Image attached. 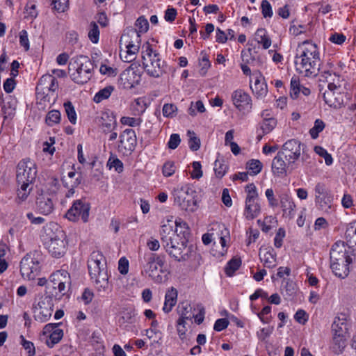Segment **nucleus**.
Listing matches in <instances>:
<instances>
[{
    "instance_id": "1",
    "label": "nucleus",
    "mask_w": 356,
    "mask_h": 356,
    "mask_svg": "<svg viewBox=\"0 0 356 356\" xmlns=\"http://www.w3.org/2000/svg\"><path fill=\"white\" fill-rule=\"evenodd\" d=\"M295 67L297 72L305 76H316L321 66L319 49L311 40L299 43L295 56Z\"/></svg>"
},
{
    "instance_id": "2",
    "label": "nucleus",
    "mask_w": 356,
    "mask_h": 356,
    "mask_svg": "<svg viewBox=\"0 0 356 356\" xmlns=\"http://www.w3.org/2000/svg\"><path fill=\"white\" fill-rule=\"evenodd\" d=\"M42 240L49 252L56 258L63 257L67 250L66 234L56 222H49L43 228Z\"/></svg>"
},
{
    "instance_id": "3",
    "label": "nucleus",
    "mask_w": 356,
    "mask_h": 356,
    "mask_svg": "<svg viewBox=\"0 0 356 356\" xmlns=\"http://www.w3.org/2000/svg\"><path fill=\"white\" fill-rule=\"evenodd\" d=\"M90 276L95 280L99 292H106L109 287L108 275L104 255L99 251H93L88 261Z\"/></svg>"
},
{
    "instance_id": "4",
    "label": "nucleus",
    "mask_w": 356,
    "mask_h": 356,
    "mask_svg": "<svg viewBox=\"0 0 356 356\" xmlns=\"http://www.w3.org/2000/svg\"><path fill=\"white\" fill-rule=\"evenodd\" d=\"M141 54L143 68L149 76L159 78L166 73L167 65L149 42L143 44Z\"/></svg>"
},
{
    "instance_id": "5",
    "label": "nucleus",
    "mask_w": 356,
    "mask_h": 356,
    "mask_svg": "<svg viewBox=\"0 0 356 356\" xmlns=\"http://www.w3.org/2000/svg\"><path fill=\"white\" fill-rule=\"evenodd\" d=\"M141 273L145 275L155 283H161L163 277L160 273H163L165 255L157 254L151 252H145L143 257L139 259Z\"/></svg>"
},
{
    "instance_id": "6",
    "label": "nucleus",
    "mask_w": 356,
    "mask_h": 356,
    "mask_svg": "<svg viewBox=\"0 0 356 356\" xmlns=\"http://www.w3.org/2000/svg\"><path fill=\"white\" fill-rule=\"evenodd\" d=\"M71 277L65 270H58L50 275L47 286V296L60 300L67 295L71 286Z\"/></svg>"
},
{
    "instance_id": "7",
    "label": "nucleus",
    "mask_w": 356,
    "mask_h": 356,
    "mask_svg": "<svg viewBox=\"0 0 356 356\" xmlns=\"http://www.w3.org/2000/svg\"><path fill=\"white\" fill-rule=\"evenodd\" d=\"M93 65L86 56L73 57L68 65V73L71 79L76 83L83 84L91 78Z\"/></svg>"
},
{
    "instance_id": "8",
    "label": "nucleus",
    "mask_w": 356,
    "mask_h": 356,
    "mask_svg": "<svg viewBox=\"0 0 356 356\" xmlns=\"http://www.w3.org/2000/svg\"><path fill=\"white\" fill-rule=\"evenodd\" d=\"M194 193L188 184L177 186L172 191L175 204L186 211H194L196 206L195 201L193 200Z\"/></svg>"
},
{
    "instance_id": "9",
    "label": "nucleus",
    "mask_w": 356,
    "mask_h": 356,
    "mask_svg": "<svg viewBox=\"0 0 356 356\" xmlns=\"http://www.w3.org/2000/svg\"><path fill=\"white\" fill-rule=\"evenodd\" d=\"M245 192L247 193V196L245 202L244 216L247 219L252 220L257 218L261 213L259 195L257 188L252 183L247 185Z\"/></svg>"
},
{
    "instance_id": "10",
    "label": "nucleus",
    "mask_w": 356,
    "mask_h": 356,
    "mask_svg": "<svg viewBox=\"0 0 356 356\" xmlns=\"http://www.w3.org/2000/svg\"><path fill=\"white\" fill-rule=\"evenodd\" d=\"M53 298L41 296L33 305V318L35 321L44 323L51 316L54 310Z\"/></svg>"
},
{
    "instance_id": "11",
    "label": "nucleus",
    "mask_w": 356,
    "mask_h": 356,
    "mask_svg": "<svg viewBox=\"0 0 356 356\" xmlns=\"http://www.w3.org/2000/svg\"><path fill=\"white\" fill-rule=\"evenodd\" d=\"M58 89V82L56 78L50 74H44L36 86L37 97L49 102L50 95H53Z\"/></svg>"
},
{
    "instance_id": "12",
    "label": "nucleus",
    "mask_w": 356,
    "mask_h": 356,
    "mask_svg": "<svg viewBox=\"0 0 356 356\" xmlns=\"http://www.w3.org/2000/svg\"><path fill=\"white\" fill-rule=\"evenodd\" d=\"M161 243L166 252L178 261H186L188 258V252H185L186 245L184 241L177 243L171 236H164L161 238Z\"/></svg>"
},
{
    "instance_id": "13",
    "label": "nucleus",
    "mask_w": 356,
    "mask_h": 356,
    "mask_svg": "<svg viewBox=\"0 0 356 356\" xmlns=\"http://www.w3.org/2000/svg\"><path fill=\"white\" fill-rule=\"evenodd\" d=\"M90 209V205L86 200H76L67 211L65 217L72 222H76L81 219L83 222H87Z\"/></svg>"
},
{
    "instance_id": "14",
    "label": "nucleus",
    "mask_w": 356,
    "mask_h": 356,
    "mask_svg": "<svg viewBox=\"0 0 356 356\" xmlns=\"http://www.w3.org/2000/svg\"><path fill=\"white\" fill-rule=\"evenodd\" d=\"M137 144L136 132L132 129H126L119 136L118 151L123 155H129L135 149Z\"/></svg>"
},
{
    "instance_id": "15",
    "label": "nucleus",
    "mask_w": 356,
    "mask_h": 356,
    "mask_svg": "<svg viewBox=\"0 0 356 356\" xmlns=\"http://www.w3.org/2000/svg\"><path fill=\"white\" fill-rule=\"evenodd\" d=\"M315 202L320 209L325 213L332 211V197L330 194L325 185L323 183H317L314 188Z\"/></svg>"
},
{
    "instance_id": "16",
    "label": "nucleus",
    "mask_w": 356,
    "mask_h": 356,
    "mask_svg": "<svg viewBox=\"0 0 356 356\" xmlns=\"http://www.w3.org/2000/svg\"><path fill=\"white\" fill-rule=\"evenodd\" d=\"M37 170L35 164L28 161H21L17 165V183H32L36 177Z\"/></svg>"
},
{
    "instance_id": "17",
    "label": "nucleus",
    "mask_w": 356,
    "mask_h": 356,
    "mask_svg": "<svg viewBox=\"0 0 356 356\" xmlns=\"http://www.w3.org/2000/svg\"><path fill=\"white\" fill-rule=\"evenodd\" d=\"M39 268V261L31 254L25 255L20 262V272L24 279L33 280Z\"/></svg>"
},
{
    "instance_id": "18",
    "label": "nucleus",
    "mask_w": 356,
    "mask_h": 356,
    "mask_svg": "<svg viewBox=\"0 0 356 356\" xmlns=\"http://www.w3.org/2000/svg\"><path fill=\"white\" fill-rule=\"evenodd\" d=\"M60 325L48 323L43 327L42 334L45 337V343L50 348L58 343L63 337V330L60 328Z\"/></svg>"
},
{
    "instance_id": "19",
    "label": "nucleus",
    "mask_w": 356,
    "mask_h": 356,
    "mask_svg": "<svg viewBox=\"0 0 356 356\" xmlns=\"http://www.w3.org/2000/svg\"><path fill=\"white\" fill-rule=\"evenodd\" d=\"M120 83L125 89H131L141 81V72L136 66L131 65L120 74Z\"/></svg>"
},
{
    "instance_id": "20",
    "label": "nucleus",
    "mask_w": 356,
    "mask_h": 356,
    "mask_svg": "<svg viewBox=\"0 0 356 356\" xmlns=\"http://www.w3.org/2000/svg\"><path fill=\"white\" fill-rule=\"evenodd\" d=\"M340 85L331 83L327 85L323 95L325 102L330 107L339 108L343 103V97L340 92Z\"/></svg>"
},
{
    "instance_id": "21",
    "label": "nucleus",
    "mask_w": 356,
    "mask_h": 356,
    "mask_svg": "<svg viewBox=\"0 0 356 356\" xmlns=\"http://www.w3.org/2000/svg\"><path fill=\"white\" fill-rule=\"evenodd\" d=\"M279 152L282 154L289 164L294 163L301 154V143L296 139L289 140Z\"/></svg>"
},
{
    "instance_id": "22",
    "label": "nucleus",
    "mask_w": 356,
    "mask_h": 356,
    "mask_svg": "<svg viewBox=\"0 0 356 356\" xmlns=\"http://www.w3.org/2000/svg\"><path fill=\"white\" fill-rule=\"evenodd\" d=\"M232 101L235 107L240 111H250L252 107V98L243 90L237 89L232 93Z\"/></svg>"
},
{
    "instance_id": "23",
    "label": "nucleus",
    "mask_w": 356,
    "mask_h": 356,
    "mask_svg": "<svg viewBox=\"0 0 356 356\" xmlns=\"http://www.w3.org/2000/svg\"><path fill=\"white\" fill-rule=\"evenodd\" d=\"M99 125L104 134L115 130L118 123L114 112L110 110L103 111L100 116Z\"/></svg>"
},
{
    "instance_id": "24",
    "label": "nucleus",
    "mask_w": 356,
    "mask_h": 356,
    "mask_svg": "<svg viewBox=\"0 0 356 356\" xmlns=\"http://www.w3.org/2000/svg\"><path fill=\"white\" fill-rule=\"evenodd\" d=\"M252 79L254 80V84H250L252 93L257 99L264 98L268 93V87L265 82L264 77L261 73L257 72L252 74Z\"/></svg>"
},
{
    "instance_id": "25",
    "label": "nucleus",
    "mask_w": 356,
    "mask_h": 356,
    "mask_svg": "<svg viewBox=\"0 0 356 356\" xmlns=\"http://www.w3.org/2000/svg\"><path fill=\"white\" fill-rule=\"evenodd\" d=\"M353 254H350L347 250L344 242L337 241L332 246L330 252V261H339V260L352 258Z\"/></svg>"
},
{
    "instance_id": "26",
    "label": "nucleus",
    "mask_w": 356,
    "mask_h": 356,
    "mask_svg": "<svg viewBox=\"0 0 356 356\" xmlns=\"http://www.w3.org/2000/svg\"><path fill=\"white\" fill-rule=\"evenodd\" d=\"M352 261L353 258L339 260V261H330V268L336 276L344 279L349 274V266Z\"/></svg>"
},
{
    "instance_id": "27",
    "label": "nucleus",
    "mask_w": 356,
    "mask_h": 356,
    "mask_svg": "<svg viewBox=\"0 0 356 356\" xmlns=\"http://www.w3.org/2000/svg\"><path fill=\"white\" fill-rule=\"evenodd\" d=\"M126 49L120 51V56L122 61L130 63L136 58V55L140 49V43L134 44L132 41H126Z\"/></svg>"
},
{
    "instance_id": "28",
    "label": "nucleus",
    "mask_w": 356,
    "mask_h": 356,
    "mask_svg": "<svg viewBox=\"0 0 356 356\" xmlns=\"http://www.w3.org/2000/svg\"><path fill=\"white\" fill-rule=\"evenodd\" d=\"M280 201L283 216L292 218L294 216L296 208V204L292 198L287 194H282L280 196Z\"/></svg>"
},
{
    "instance_id": "29",
    "label": "nucleus",
    "mask_w": 356,
    "mask_h": 356,
    "mask_svg": "<svg viewBox=\"0 0 356 356\" xmlns=\"http://www.w3.org/2000/svg\"><path fill=\"white\" fill-rule=\"evenodd\" d=\"M282 153L278 152L272 161V172L276 177H284L286 175V163Z\"/></svg>"
},
{
    "instance_id": "30",
    "label": "nucleus",
    "mask_w": 356,
    "mask_h": 356,
    "mask_svg": "<svg viewBox=\"0 0 356 356\" xmlns=\"http://www.w3.org/2000/svg\"><path fill=\"white\" fill-rule=\"evenodd\" d=\"M36 204L38 211L45 216L51 213L54 209L52 200L46 195H41L38 197Z\"/></svg>"
},
{
    "instance_id": "31",
    "label": "nucleus",
    "mask_w": 356,
    "mask_h": 356,
    "mask_svg": "<svg viewBox=\"0 0 356 356\" xmlns=\"http://www.w3.org/2000/svg\"><path fill=\"white\" fill-rule=\"evenodd\" d=\"M333 334H348V324L344 314L336 317L332 325Z\"/></svg>"
},
{
    "instance_id": "32",
    "label": "nucleus",
    "mask_w": 356,
    "mask_h": 356,
    "mask_svg": "<svg viewBox=\"0 0 356 356\" xmlns=\"http://www.w3.org/2000/svg\"><path fill=\"white\" fill-rule=\"evenodd\" d=\"M177 300V291L174 287L169 289L165 295V301L163 311L165 314L170 312Z\"/></svg>"
},
{
    "instance_id": "33",
    "label": "nucleus",
    "mask_w": 356,
    "mask_h": 356,
    "mask_svg": "<svg viewBox=\"0 0 356 356\" xmlns=\"http://www.w3.org/2000/svg\"><path fill=\"white\" fill-rule=\"evenodd\" d=\"M311 91L308 88H306L300 84L299 79L297 77H292L291 80V90L290 95L293 99H297L300 94L302 93L305 96H308Z\"/></svg>"
},
{
    "instance_id": "34",
    "label": "nucleus",
    "mask_w": 356,
    "mask_h": 356,
    "mask_svg": "<svg viewBox=\"0 0 356 356\" xmlns=\"http://www.w3.org/2000/svg\"><path fill=\"white\" fill-rule=\"evenodd\" d=\"M345 236L348 248H352L353 251H356V221L348 225Z\"/></svg>"
},
{
    "instance_id": "35",
    "label": "nucleus",
    "mask_w": 356,
    "mask_h": 356,
    "mask_svg": "<svg viewBox=\"0 0 356 356\" xmlns=\"http://www.w3.org/2000/svg\"><path fill=\"white\" fill-rule=\"evenodd\" d=\"M218 232L217 235L219 238V243L222 246L221 254L226 252L227 244L230 241V234L229 229L223 224L218 225Z\"/></svg>"
},
{
    "instance_id": "36",
    "label": "nucleus",
    "mask_w": 356,
    "mask_h": 356,
    "mask_svg": "<svg viewBox=\"0 0 356 356\" xmlns=\"http://www.w3.org/2000/svg\"><path fill=\"white\" fill-rule=\"evenodd\" d=\"M177 312L179 315L178 319L191 320L193 317L192 314V307L188 301L179 302L177 308Z\"/></svg>"
},
{
    "instance_id": "37",
    "label": "nucleus",
    "mask_w": 356,
    "mask_h": 356,
    "mask_svg": "<svg viewBox=\"0 0 356 356\" xmlns=\"http://www.w3.org/2000/svg\"><path fill=\"white\" fill-rule=\"evenodd\" d=\"M254 39L264 49H267L271 46V40L265 29H257L254 35Z\"/></svg>"
},
{
    "instance_id": "38",
    "label": "nucleus",
    "mask_w": 356,
    "mask_h": 356,
    "mask_svg": "<svg viewBox=\"0 0 356 356\" xmlns=\"http://www.w3.org/2000/svg\"><path fill=\"white\" fill-rule=\"evenodd\" d=\"M259 257L264 267L273 268L276 266V255L273 252V251H260Z\"/></svg>"
},
{
    "instance_id": "39",
    "label": "nucleus",
    "mask_w": 356,
    "mask_h": 356,
    "mask_svg": "<svg viewBox=\"0 0 356 356\" xmlns=\"http://www.w3.org/2000/svg\"><path fill=\"white\" fill-rule=\"evenodd\" d=\"M349 334H333V349L335 353H341L346 346V341Z\"/></svg>"
},
{
    "instance_id": "40",
    "label": "nucleus",
    "mask_w": 356,
    "mask_h": 356,
    "mask_svg": "<svg viewBox=\"0 0 356 356\" xmlns=\"http://www.w3.org/2000/svg\"><path fill=\"white\" fill-rule=\"evenodd\" d=\"M330 65V69L323 70L321 72V81H325L329 83H336L337 85H340V76L336 72H334L332 67L333 66L332 64L328 63Z\"/></svg>"
},
{
    "instance_id": "41",
    "label": "nucleus",
    "mask_w": 356,
    "mask_h": 356,
    "mask_svg": "<svg viewBox=\"0 0 356 356\" xmlns=\"http://www.w3.org/2000/svg\"><path fill=\"white\" fill-rule=\"evenodd\" d=\"M136 26L137 27L138 30L132 31V34L136 35V40H138V42L140 43V33H145L149 29V22L144 16H140L136 22Z\"/></svg>"
},
{
    "instance_id": "42",
    "label": "nucleus",
    "mask_w": 356,
    "mask_h": 356,
    "mask_svg": "<svg viewBox=\"0 0 356 356\" xmlns=\"http://www.w3.org/2000/svg\"><path fill=\"white\" fill-rule=\"evenodd\" d=\"M147 103L145 97H138L134 99L131 108L134 115L143 114L147 108Z\"/></svg>"
},
{
    "instance_id": "43",
    "label": "nucleus",
    "mask_w": 356,
    "mask_h": 356,
    "mask_svg": "<svg viewBox=\"0 0 356 356\" xmlns=\"http://www.w3.org/2000/svg\"><path fill=\"white\" fill-rule=\"evenodd\" d=\"M61 120V114L58 110H51L47 113L45 117V122L49 127L58 124Z\"/></svg>"
},
{
    "instance_id": "44",
    "label": "nucleus",
    "mask_w": 356,
    "mask_h": 356,
    "mask_svg": "<svg viewBox=\"0 0 356 356\" xmlns=\"http://www.w3.org/2000/svg\"><path fill=\"white\" fill-rule=\"evenodd\" d=\"M277 122L276 118L273 119H266L262 120L260 124V129L262 131L264 135L270 133L277 126Z\"/></svg>"
},
{
    "instance_id": "45",
    "label": "nucleus",
    "mask_w": 356,
    "mask_h": 356,
    "mask_svg": "<svg viewBox=\"0 0 356 356\" xmlns=\"http://www.w3.org/2000/svg\"><path fill=\"white\" fill-rule=\"evenodd\" d=\"M63 106L69 121L72 124H75L76 123L77 115L72 103L67 101L64 103Z\"/></svg>"
},
{
    "instance_id": "46",
    "label": "nucleus",
    "mask_w": 356,
    "mask_h": 356,
    "mask_svg": "<svg viewBox=\"0 0 356 356\" xmlns=\"http://www.w3.org/2000/svg\"><path fill=\"white\" fill-rule=\"evenodd\" d=\"M113 90L114 88L111 86H106L104 88L100 90L94 96V102L96 103H99L102 101L108 99L111 96Z\"/></svg>"
},
{
    "instance_id": "47",
    "label": "nucleus",
    "mask_w": 356,
    "mask_h": 356,
    "mask_svg": "<svg viewBox=\"0 0 356 356\" xmlns=\"http://www.w3.org/2000/svg\"><path fill=\"white\" fill-rule=\"evenodd\" d=\"M213 170L216 176L220 179L226 174L228 170V166L225 163L222 159H216L214 162Z\"/></svg>"
},
{
    "instance_id": "48",
    "label": "nucleus",
    "mask_w": 356,
    "mask_h": 356,
    "mask_svg": "<svg viewBox=\"0 0 356 356\" xmlns=\"http://www.w3.org/2000/svg\"><path fill=\"white\" fill-rule=\"evenodd\" d=\"M31 183H18L20 186L17 190V198L20 201H24L28 197L32 187L31 186Z\"/></svg>"
},
{
    "instance_id": "49",
    "label": "nucleus",
    "mask_w": 356,
    "mask_h": 356,
    "mask_svg": "<svg viewBox=\"0 0 356 356\" xmlns=\"http://www.w3.org/2000/svg\"><path fill=\"white\" fill-rule=\"evenodd\" d=\"M88 35L92 43L97 44L98 42L99 39V29L96 22H92L90 24Z\"/></svg>"
},
{
    "instance_id": "50",
    "label": "nucleus",
    "mask_w": 356,
    "mask_h": 356,
    "mask_svg": "<svg viewBox=\"0 0 356 356\" xmlns=\"http://www.w3.org/2000/svg\"><path fill=\"white\" fill-rule=\"evenodd\" d=\"M241 265V261L238 258L232 259L225 267V273L228 276H232L236 270H237Z\"/></svg>"
},
{
    "instance_id": "51",
    "label": "nucleus",
    "mask_w": 356,
    "mask_h": 356,
    "mask_svg": "<svg viewBox=\"0 0 356 356\" xmlns=\"http://www.w3.org/2000/svg\"><path fill=\"white\" fill-rule=\"evenodd\" d=\"M63 183L65 187L69 189L65 196L67 197H71L74 193V188L80 184L81 179L79 178H75L74 180H72L70 182H69L66 179H63Z\"/></svg>"
},
{
    "instance_id": "52",
    "label": "nucleus",
    "mask_w": 356,
    "mask_h": 356,
    "mask_svg": "<svg viewBox=\"0 0 356 356\" xmlns=\"http://www.w3.org/2000/svg\"><path fill=\"white\" fill-rule=\"evenodd\" d=\"M325 123L323 120L317 119L314 122V127L309 130V134L313 139H316L318 137L319 133L323 131L325 128Z\"/></svg>"
},
{
    "instance_id": "53",
    "label": "nucleus",
    "mask_w": 356,
    "mask_h": 356,
    "mask_svg": "<svg viewBox=\"0 0 356 356\" xmlns=\"http://www.w3.org/2000/svg\"><path fill=\"white\" fill-rule=\"evenodd\" d=\"M247 168L254 175H256L261 171L263 165L259 160L252 159L248 162Z\"/></svg>"
},
{
    "instance_id": "54",
    "label": "nucleus",
    "mask_w": 356,
    "mask_h": 356,
    "mask_svg": "<svg viewBox=\"0 0 356 356\" xmlns=\"http://www.w3.org/2000/svg\"><path fill=\"white\" fill-rule=\"evenodd\" d=\"M189 136L188 146L193 151H197L200 147V140L195 136L193 131H188Z\"/></svg>"
},
{
    "instance_id": "55",
    "label": "nucleus",
    "mask_w": 356,
    "mask_h": 356,
    "mask_svg": "<svg viewBox=\"0 0 356 356\" xmlns=\"http://www.w3.org/2000/svg\"><path fill=\"white\" fill-rule=\"evenodd\" d=\"M21 345L26 350L28 356H33L35 354V349L33 342L25 339L23 335L20 336Z\"/></svg>"
},
{
    "instance_id": "56",
    "label": "nucleus",
    "mask_w": 356,
    "mask_h": 356,
    "mask_svg": "<svg viewBox=\"0 0 356 356\" xmlns=\"http://www.w3.org/2000/svg\"><path fill=\"white\" fill-rule=\"evenodd\" d=\"M142 122H143V120L140 118H132V117L124 116V117H122L120 119V122L123 125H127V126H129L131 127L140 126V124L142 123Z\"/></svg>"
},
{
    "instance_id": "57",
    "label": "nucleus",
    "mask_w": 356,
    "mask_h": 356,
    "mask_svg": "<svg viewBox=\"0 0 356 356\" xmlns=\"http://www.w3.org/2000/svg\"><path fill=\"white\" fill-rule=\"evenodd\" d=\"M136 312L132 308H128L122 312V319L124 323H132L135 321Z\"/></svg>"
},
{
    "instance_id": "58",
    "label": "nucleus",
    "mask_w": 356,
    "mask_h": 356,
    "mask_svg": "<svg viewBox=\"0 0 356 356\" xmlns=\"http://www.w3.org/2000/svg\"><path fill=\"white\" fill-rule=\"evenodd\" d=\"M186 321L185 319H177L176 322V329L179 338L183 340L185 338L187 328L186 327Z\"/></svg>"
},
{
    "instance_id": "59",
    "label": "nucleus",
    "mask_w": 356,
    "mask_h": 356,
    "mask_svg": "<svg viewBox=\"0 0 356 356\" xmlns=\"http://www.w3.org/2000/svg\"><path fill=\"white\" fill-rule=\"evenodd\" d=\"M273 330V327L271 326L261 328L259 331L257 332V337L258 339L261 341H264L271 335Z\"/></svg>"
},
{
    "instance_id": "60",
    "label": "nucleus",
    "mask_w": 356,
    "mask_h": 356,
    "mask_svg": "<svg viewBox=\"0 0 356 356\" xmlns=\"http://www.w3.org/2000/svg\"><path fill=\"white\" fill-rule=\"evenodd\" d=\"M176 170L175 163L172 161H166L163 166L162 172L165 177L172 176Z\"/></svg>"
},
{
    "instance_id": "61",
    "label": "nucleus",
    "mask_w": 356,
    "mask_h": 356,
    "mask_svg": "<svg viewBox=\"0 0 356 356\" xmlns=\"http://www.w3.org/2000/svg\"><path fill=\"white\" fill-rule=\"evenodd\" d=\"M177 111V108L173 104H165L163 106V115L166 118H173Z\"/></svg>"
},
{
    "instance_id": "62",
    "label": "nucleus",
    "mask_w": 356,
    "mask_h": 356,
    "mask_svg": "<svg viewBox=\"0 0 356 356\" xmlns=\"http://www.w3.org/2000/svg\"><path fill=\"white\" fill-rule=\"evenodd\" d=\"M193 170L191 172V177L193 179H199L202 177V165L198 161H193L192 163Z\"/></svg>"
},
{
    "instance_id": "63",
    "label": "nucleus",
    "mask_w": 356,
    "mask_h": 356,
    "mask_svg": "<svg viewBox=\"0 0 356 356\" xmlns=\"http://www.w3.org/2000/svg\"><path fill=\"white\" fill-rule=\"evenodd\" d=\"M19 44L22 47L25 51L29 49V40L28 38V33L26 30H22L19 32Z\"/></svg>"
},
{
    "instance_id": "64",
    "label": "nucleus",
    "mask_w": 356,
    "mask_h": 356,
    "mask_svg": "<svg viewBox=\"0 0 356 356\" xmlns=\"http://www.w3.org/2000/svg\"><path fill=\"white\" fill-rule=\"evenodd\" d=\"M261 13L263 16L266 17H271L273 16V9L271 5L267 0H263L261 5Z\"/></svg>"
}]
</instances>
